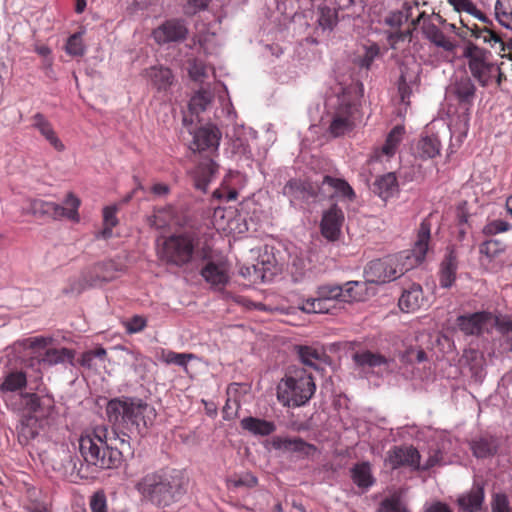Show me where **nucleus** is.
Wrapping results in <instances>:
<instances>
[{
    "label": "nucleus",
    "instance_id": "nucleus-17",
    "mask_svg": "<svg viewBox=\"0 0 512 512\" xmlns=\"http://www.w3.org/2000/svg\"><path fill=\"white\" fill-rule=\"evenodd\" d=\"M187 33L188 29L182 21L172 19L154 29L152 36L158 44H166L186 39Z\"/></svg>",
    "mask_w": 512,
    "mask_h": 512
},
{
    "label": "nucleus",
    "instance_id": "nucleus-49",
    "mask_svg": "<svg viewBox=\"0 0 512 512\" xmlns=\"http://www.w3.org/2000/svg\"><path fill=\"white\" fill-rule=\"evenodd\" d=\"M106 355L107 352L103 347H97L94 350H89L82 353L78 362L82 367L90 369L95 366L94 360L96 358L103 362L105 361Z\"/></svg>",
    "mask_w": 512,
    "mask_h": 512
},
{
    "label": "nucleus",
    "instance_id": "nucleus-36",
    "mask_svg": "<svg viewBox=\"0 0 512 512\" xmlns=\"http://www.w3.org/2000/svg\"><path fill=\"white\" fill-rule=\"evenodd\" d=\"M400 14L406 22L409 21L411 23L413 29H417L425 20L431 18L430 15H427L424 11H420L417 3H405Z\"/></svg>",
    "mask_w": 512,
    "mask_h": 512
},
{
    "label": "nucleus",
    "instance_id": "nucleus-31",
    "mask_svg": "<svg viewBox=\"0 0 512 512\" xmlns=\"http://www.w3.org/2000/svg\"><path fill=\"white\" fill-rule=\"evenodd\" d=\"M18 440L21 444H28L39 433L38 419L33 415L24 416L17 427Z\"/></svg>",
    "mask_w": 512,
    "mask_h": 512
},
{
    "label": "nucleus",
    "instance_id": "nucleus-43",
    "mask_svg": "<svg viewBox=\"0 0 512 512\" xmlns=\"http://www.w3.org/2000/svg\"><path fill=\"white\" fill-rule=\"evenodd\" d=\"M449 4L453 6L456 12H466L467 14L473 16L486 23L487 18L484 13H482L476 5L471 0H447Z\"/></svg>",
    "mask_w": 512,
    "mask_h": 512
},
{
    "label": "nucleus",
    "instance_id": "nucleus-39",
    "mask_svg": "<svg viewBox=\"0 0 512 512\" xmlns=\"http://www.w3.org/2000/svg\"><path fill=\"white\" fill-rule=\"evenodd\" d=\"M297 352L303 365L318 369V364L322 360L323 352L311 346H298Z\"/></svg>",
    "mask_w": 512,
    "mask_h": 512
},
{
    "label": "nucleus",
    "instance_id": "nucleus-40",
    "mask_svg": "<svg viewBox=\"0 0 512 512\" xmlns=\"http://www.w3.org/2000/svg\"><path fill=\"white\" fill-rule=\"evenodd\" d=\"M353 359L357 365L362 367L374 368L387 363L384 356L370 351L357 352L354 354Z\"/></svg>",
    "mask_w": 512,
    "mask_h": 512
},
{
    "label": "nucleus",
    "instance_id": "nucleus-58",
    "mask_svg": "<svg viewBox=\"0 0 512 512\" xmlns=\"http://www.w3.org/2000/svg\"><path fill=\"white\" fill-rule=\"evenodd\" d=\"M511 228L510 224L504 220H493L486 224L483 228V233L487 236L495 235L497 233L508 231Z\"/></svg>",
    "mask_w": 512,
    "mask_h": 512
},
{
    "label": "nucleus",
    "instance_id": "nucleus-16",
    "mask_svg": "<svg viewBox=\"0 0 512 512\" xmlns=\"http://www.w3.org/2000/svg\"><path fill=\"white\" fill-rule=\"evenodd\" d=\"M420 453L413 446H394L387 453L386 464L391 469L411 467L420 470Z\"/></svg>",
    "mask_w": 512,
    "mask_h": 512
},
{
    "label": "nucleus",
    "instance_id": "nucleus-11",
    "mask_svg": "<svg viewBox=\"0 0 512 512\" xmlns=\"http://www.w3.org/2000/svg\"><path fill=\"white\" fill-rule=\"evenodd\" d=\"M341 289L338 284H322L316 290V297L303 302L302 310L306 313H330L335 301H340Z\"/></svg>",
    "mask_w": 512,
    "mask_h": 512
},
{
    "label": "nucleus",
    "instance_id": "nucleus-3",
    "mask_svg": "<svg viewBox=\"0 0 512 512\" xmlns=\"http://www.w3.org/2000/svg\"><path fill=\"white\" fill-rule=\"evenodd\" d=\"M135 489L142 498L158 507H169L180 501L187 491V479L175 469H160L145 474Z\"/></svg>",
    "mask_w": 512,
    "mask_h": 512
},
{
    "label": "nucleus",
    "instance_id": "nucleus-15",
    "mask_svg": "<svg viewBox=\"0 0 512 512\" xmlns=\"http://www.w3.org/2000/svg\"><path fill=\"white\" fill-rule=\"evenodd\" d=\"M493 314L491 312H475L468 315H461L457 318V326L465 335H480L491 330L493 322Z\"/></svg>",
    "mask_w": 512,
    "mask_h": 512
},
{
    "label": "nucleus",
    "instance_id": "nucleus-64",
    "mask_svg": "<svg viewBox=\"0 0 512 512\" xmlns=\"http://www.w3.org/2000/svg\"><path fill=\"white\" fill-rule=\"evenodd\" d=\"M492 512H510L509 502L504 494H495L492 502Z\"/></svg>",
    "mask_w": 512,
    "mask_h": 512
},
{
    "label": "nucleus",
    "instance_id": "nucleus-51",
    "mask_svg": "<svg viewBox=\"0 0 512 512\" xmlns=\"http://www.w3.org/2000/svg\"><path fill=\"white\" fill-rule=\"evenodd\" d=\"M417 79H418V75L410 76L405 72L401 73V76L399 79V84H398V91H399L402 102L408 103L409 98L412 93L410 84L416 82Z\"/></svg>",
    "mask_w": 512,
    "mask_h": 512
},
{
    "label": "nucleus",
    "instance_id": "nucleus-63",
    "mask_svg": "<svg viewBox=\"0 0 512 512\" xmlns=\"http://www.w3.org/2000/svg\"><path fill=\"white\" fill-rule=\"evenodd\" d=\"M379 55V47L377 45H372L366 48L364 55L359 61L361 67L369 69L374 59Z\"/></svg>",
    "mask_w": 512,
    "mask_h": 512
},
{
    "label": "nucleus",
    "instance_id": "nucleus-62",
    "mask_svg": "<svg viewBox=\"0 0 512 512\" xmlns=\"http://www.w3.org/2000/svg\"><path fill=\"white\" fill-rule=\"evenodd\" d=\"M404 134L405 128L401 125H397L389 132L385 141L397 150L399 144L403 140Z\"/></svg>",
    "mask_w": 512,
    "mask_h": 512
},
{
    "label": "nucleus",
    "instance_id": "nucleus-41",
    "mask_svg": "<svg viewBox=\"0 0 512 512\" xmlns=\"http://www.w3.org/2000/svg\"><path fill=\"white\" fill-rule=\"evenodd\" d=\"M495 14L502 26L512 30V0H497Z\"/></svg>",
    "mask_w": 512,
    "mask_h": 512
},
{
    "label": "nucleus",
    "instance_id": "nucleus-26",
    "mask_svg": "<svg viewBox=\"0 0 512 512\" xmlns=\"http://www.w3.org/2000/svg\"><path fill=\"white\" fill-rule=\"evenodd\" d=\"M240 426L254 436H269L276 431V425L273 421L252 416L243 418L240 421Z\"/></svg>",
    "mask_w": 512,
    "mask_h": 512
},
{
    "label": "nucleus",
    "instance_id": "nucleus-21",
    "mask_svg": "<svg viewBox=\"0 0 512 512\" xmlns=\"http://www.w3.org/2000/svg\"><path fill=\"white\" fill-rule=\"evenodd\" d=\"M201 276L215 288H223L229 281L227 267L223 263L208 262L201 269Z\"/></svg>",
    "mask_w": 512,
    "mask_h": 512
},
{
    "label": "nucleus",
    "instance_id": "nucleus-55",
    "mask_svg": "<svg viewBox=\"0 0 512 512\" xmlns=\"http://www.w3.org/2000/svg\"><path fill=\"white\" fill-rule=\"evenodd\" d=\"M189 75L194 81H202L207 75L206 65L197 59L190 62Z\"/></svg>",
    "mask_w": 512,
    "mask_h": 512
},
{
    "label": "nucleus",
    "instance_id": "nucleus-20",
    "mask_svg": "<svg viewBox=\"0 0 512 512\" xmlns=\"http://www.w3.org/2000/svg\"><path fill=\"white\" fill-rule=\"evenodd\" d=\"M32 126L49 142V144L58 152L65 150V145L58 137L52 124L42 113H36L32 117Z\"/></svg>",
    "mask_w": 512,
    "mask_h": 512
},
{
    "label": "nucleus",
    "instance_id": "nucleus-38",
    "mask_svg": "<svg viewBox=\"0 0 512 512\" xmlns=\"http://www.w3.org/2000/svg\"><path fill=\"white\" fill-rule=\"evenodd\" d=\"M27 378L26 374L22 371L9 372L3 379L0 385V390L3 392H14L26 387Z\"/></svg>",
    "mask_w": 512,
    "mask_h": 512
},
{
    "label": "nucleus",
    "instance_id": "nucleus-37",
    "mask_svg": "<svg viewBox=\"0 0 512 512\" xmlns=\"http://www.w3.org/2000/svg\"><path fill=\"white\" fill-rule=\"evenodd\" d=\"M351 477L353 482L361 488H368L374 482L368 462L356 464L351 470Z\"/></svg>",
    "mask_w": 512,
    "mask_h": 512
},
{
    "label": "nucleus",
    "instance_id": "nucleus-47",
    "mask_svg": "<svg viewBox=\"0 0 512 512\" xmlns=\"http://www.w3.org/2000/svg\"><path fill=\"white\" fill-rule=\"evenodd\" d=\"M213 99L212 94L207 90L198 91L190 100L189 108L193 113L204 111Z\"/></svg>",
    "mask_w": 512,
    "mask_h": 512
},
{
    "label": "nucleus",
    "instance_id": "nucleus-52",
    "mask_svg": "<svg viewBox=\"0 0 512 512\" xmlns=\"http://www.w3.org/2000/svg\"><path fill=\"white\" fill-rule=\"evenodd\" d=\"M257 478L251 474L243 476H234L227 480V487L229 490H236L241 487L252 488L256 486Z\"/></svg>",
    "mask_w": 512,
    "mask_h": 512
},
{
    "label": "nucleus",
    "instance_id": "nucleus-61",
    "mask_svg": "<svg viewBox=\"0 0 512 512\" xmlns=\"http://www.w3.org/2000/svg\"><path fill=\"white\" fill-rule=\"evenodd\" d=\"M90 508L92 512H107L106 496L103 492H96L90 500Z\"/></svg>",
    "mask_w": 512,
    "mask_h": 512
},
{
    "label": "nucleus",
    "instance_id": "nucleus-44",
    "mask_svg": "<svg viewBox=\"0 0 512 512\" xmlns=\"http://www.w3.org/2000/svg\"><path fill=\"white\" fill-rule=\"evenodd\" d=\"M194 358L195 355L192 353H177L171 350H163L161 354V360L166 364H174L184 369L187 368L188 362Z\"/></svg>",
    "mask_w": 512,
    "mask_h": 512
},
{
    "label": "nucleus",
    "instance_id": "nucleus-45",
    "mask_svg": "<svg viewBox=\"0 0 512 512\" xmlns=\"http://www.w3.org/2000/svg\"><path fill=\"white\" fill-rule=\"evenodd\" d=\"M319 26L324 30H333L338 23V13L335 9L328 6H322L319 8L318 17Z\"/></svg>",
    "mask_w": 512,
    "mask_h": 512
},
{
    "label": "nucleus",
    "instance_id": "nucleus-2",
    "mask_svg": "<svg viewBox=\"0 0 512 512\" xmlns=\"http://www.w3.org/2000/svg\"><path fill=\"white\" fill-rule=\"evenodd\" d=\"M430 238V222L423 220L419 225L413 248L382 259L370 261L364 270L367 281L371 283L390 282L419 265L429 251Z\"/></svg>",
    "mask_w": 512,
    "mask_h": 512
},
{
    "label": "nucleus",
    "instance_id": "nucleus-7",
    "mask_svg": "<svg viewBox=\"0 0 512 512\" xmlns=\"http://www.w3.org/2000/svg\"><path fill=\"white\" fill-rule=\"evenodd\" d=\"M315 391L312 374L304 367L292 366L277 385V399L285 407H301L309 402Z\"/></svg>",
    "mask_w": 512,
    "mask_h": 512
},
{
    "label": "nucleus",
    "instance_id": "nucleus-8",
    "mask_svg": "<svg viewBox=\"0 0 512 512\" xmlns=\"http://www.w3.org/2000/svg\"><path fill=\"white\" fill-rule=\"evenodd\" d=\"M476 91L473 80L466 74L455 77L447 89L448 114L456 115L464 130L469 126Z\"/></svg>",
    "mask_w": 512,
    "mask_h": 512
},
{
    "label": "nucleus",
    "instance_id": "nucleus-29",
    "mask_svg": "<svg viewBox=\"0 0 512 512\" xmlns=\"http://www.w3.org/2000/svg\"><path fill=\"white\" fill-rule=\"evenodd\" d=\"M484 501V489L481 486H473L467 493L459 497L458 504L466 512H477Z\"/></svg>",
    "mask_w": 512,
    "mask_h": 512
},
{
    "label": "nucleus",
    "instance_id": "nucleus-19",
    "mask_svg": "<svg viewBox=\"0 0 512 512\" xmlns=\"http://www.w3.org/2000/svg\"><path fill=\"white\" fill-rule=\"evenodd\" d=\"M222 133L218 127L209 124L199 128L194 135V144L199 151L216 150Z\"/></svg>",
    "mask_w": 512,
    "mask_h": 512
},
{
    "label": "nucleus",
    "instance_id": "nucleus-25",
    "mask_svg": "<svg viewBox=\"0 0 512 512\" xmlns=\"http://www.w3.org/2000/svg\"><path fill=\"white\" fill-rule=\"evenodd\" d=\"M322 186L328 195L327 197L340 195L348 200H353L356 197L354 190L344 179L326 175L323 177Z\"/></svg>",
    "mask_w": 512,
    "mask_h": 512
},
{
    "label": "nucleus",
    "instance_id": "nucleus-5",
    "mask_svg": "<svg viewBox=\"0 0 512 512\" xmlns=\"http://www.w3.org/2000/svg\"><path fill=\"white\" fill-rule=\"evenodd\" d=\"M362 84L350 85L342 89L335 102L327 112L329 125L327 132L338 138L352 132L362 118L361 102Z\"/></svg>",
    "mask_w": 512,
    "mask_h": 512
},
{
    "label": "nucleus",
    "instance_id": "nucleus-23",
    "mask_svg": "<svg viewBox=\"0 0 512 512\" xmlns=\"http://www.w3.org/2000/svg\"><path fill=\"white\" fill-rule=\"evenodd\" d=\"M470 448L476 458L493 457L499 449V439L491 435H482L470 442Z\"/></svg>",
    "mask_w": 512,
    "mask_h": 512
},
{
    "label": "nucleus",
    "instance_id": "nucleus-18",
    "mask_svg": "<svg viewBox=\"0 0 512 512\" xmlns=\"http://www.w3.org/2000/svg\"><path fill=\"white\" fill-rule=\"evenodd\" d=\"M343 222V211L337 205H332L323 213L321 219L320 230L322 236L329 241L338 240Z\"/></svg>",
    "mask_w": 512,
    "mask_h": 512
},
{
    "label": "nucleus",
    "instance_id": "nucleus-13",
    "mask_svg": "<svg viewBox=\"0 0 512 512\" xmlns=\"http://www.w3.org/2000/svg\"><path fill=\"white\" fill-rule=\"evenodd\" d=\"M110 264L98 263L83 273L80 277L73 278L64 288L65 294H80L88 287L99 285L112 279V275L108 273L107 268Z\"/></svg>",
    "mask_w": 512,
    "mask_h": 512
},
{
    "label": "nucleus",
    "instance_id": "nucleus-32",
    "mask_svg": "<svg viewBox=\"0 0 512 512\" xmlns=\"http://www.w3.org/2000/svg\"><path fill=\"white\" fill-rule=\"evenodd\" d=\"M440 149L441 144L436 136H424L417 142L416 154L423 160L432 159L440 154Z\"/></svg>",
    "mask_w": 512,
    "mask_h": 512
},
{
    "label": "nucleus",
    "instance_id": "nucleus-4",
    "mask_svg": "<svg viewBox=\"0 0 512 512\" xmlns=\"http://www.w3.org/2000/svg\"><path fill=\"white\" fill-rule=\"evenodd\" d=\"M106 413L110 422L122 425L136 436H144L157 416L154 406L137 397L111 399Z\"/></svg>",
    "mask_w": 512,
    "mask_h": 512
},
{
    "label": "nucleus",
    "instance_id": "nucleus-6",
    "mask_svg": "<svg viewBox=\"0 0 512 512\" xmlns=\"http://www.w3.org/2000/svg\"><path fill=\"white\" fill-rule=\"evenodd\" d=\"M210 254V247L200 246L199 234L194 230H184L166 237L159 250L163 262L178 268L188 266L196 256L207 260Z\"/></svg>",
    "mask_w": 512,
    "mask_h": 512
},
{
    "label": "nucleus",
    "instance_id": "nucleus-28",
    "mask_svg": "<svg viewBox=\"0 0 512 512\" xmlns=\"http://www.w3.org/2000/svg\"><path fill=\"white\" fill-rule=\"evenodd\" d=\"M146 75L158 91H166L173 83V74L169 68L150 67L146 70Z\"/></svg>",
    "mask_w": 512,
    "mask_h": 512
},
{
    "label": "nucleus",
    "instance_id": "nucleus-48",
    "mask_svg": "<svg viewBox=\"0 0 512 512\" xmlns=\"http://www.w3.org/2000/svg\"><path fill=\"white\" fill-rule=\"evenodd\" d=\"M419 27H421V29L427 35V37L436 45L441 47L446 46L447 41L444 34L439 30V28L436 25L430 23V19L425 20Z\"/></svg>",
    "mask_w": 512,
    "mask_h": 512
},
{
    "label": "nucleus",
    "instance_id": "nucleus-1",
    "mask_svg": "<svg viewBox=\"0 0 512 512\" xmlns=\"http://www.w3.org/2000/svg\"><path fill=\"white\" fill-rule=\"evenodd\" d=\"M130 436H120L106 426H97L79 438V451L87 465L98 469L118 468L126 457L133 455Z\"/></svg>",
    "mask_w": 512,
    "mask_h": 512
},
{
    "label": "nucleus",
    "instance_id": "nucleus-14",
    "mask_svg": "<svg viewBox=\"0 0 512 512\" xmlns=\"http://www.w3.org/2000/svg\"><path fill=\"white\" fill-rule=\"evenodd\" d=\"M460 23L463 28H466L467 31L471 33V36H474L478 39H483L484 42L489 43L492 47L499 45L501 51H503V56L507 57L512 61V39H509L507 42H504L500 35L489 27H479L477 24H470L469 20L460 16Z\"/></svg>",
    "mask_w": 512,
    "mask_h": 512
},
{
    "label": "nucleus",
    "instance_id": "nucleus-46",
    "mask_svg": "<svg viewBox=\"0 0 512 512\" xmlns=\"http://www.w3.org/2000/svg\"><path fill=\"white\" fill-rule=\"evenodd\" d=\"M505 247L506 246L502 241L498 239H489L480 245L479 251L482 255L492 260L503 253L505 251Z\"/></svg>",
    "mask_w": 512,
    "mask_h": 512
},
{
    "label": "nucleus",
    "instance_id": "nucleus-27",
    "mask_svg": "<svg viewBox=\"0 0 512 512\" xmlns=\"http://www.w3.org/2000/svg\"><path fill=\"white\" fill-rule=\"evenodd\" d=\"M217 164L212 160L201 162L194 172L195 187L203 192L206 191L214 174L217 171Z\"/></svg>",
    "mask_w": 512,
    "mask_h": 512
},
{
    "label": "nucleus",
    "instance_id": "nucleus-56",
    "mask_svg": "<svg viewBox=\"0 0 512 512\" xmlns=\"http://www.w3.org/2000/svg\"><path fill=\"white\" fill-rule=\"evenodd\" d=\"M126 332L134 334L143 331L147 326V320L140 315H134L131 319L124 323Z\"/></svg>",
    "mask_w": 512,
    "mask_h": 512
},
{
    "label": "nucleus",
    "instance_id": "nucleus-34",
    "mask_svg": "<svg viewBox=\"0 0 512 512\" xmlns=\"http://www.w3.org/2000/svg\"><path fill=\"white\" fill-rule=\"evenodd\" d=\"M340 289V301L350 303L363 299L366 290V284L360 281H349L344 285H340Z\"/></svg>",
    "mask_w": 512,
    "mask_h": 512
},
{
    "label": "nucleus",
    "instance_id": "nucleus-42",
    "mask_svg": "<svg viewBox=\"0 0 512 512\" xmlns=\"http://www.w3.org/2000/svg\"><path fill=\"white\" fill-rule=\"evenodd\" d=\"M117 207L116 206H106L103 209V229L99 233V235L103 239H108L112 235L113 228L118 224L117 219Z\"/></svg>",
    "mask_w": 512,
    "mask_h": 512
},
{
    "label": "nucleus",
    "instance_id": "nucleus-57",
    "mask_svg": "<svg viewBox=\"0 0 512 512\" xmlns=\"http://www.w3.org/2000/svg\"><path fill=\"white\" fill-rule=\"evenodd\" d=\"M426 359V352L421 348L410 347L402 355V361L406 363H421Z\"/></svg>",
    "mask_w": 512,
    "mask_h": 512
},
{
    "label": "nucleus",
    "instance_id": "nucleus-33",
    "mask_svg": "<svg viewBox=\"0 0 512 512\" xmlns=\"http://www.w3.org/2000/svg\"><path fill=\"white\" fill-rule=\"evenodd\" d=\"M74 359V351L68 348H50L47 349L43 355L39 357V363L44 365H56L59 363L69 362L72 363Z\"/></svg>",
    "mask_w": 512,
    "mask_h": 512
},
{
    "label": "nucleus",
    "instance_id": "nucleus-22",
    "mask_svg": "<svg viewBox=\"0 0 512 512\" xmlns=\"http://www.w3.org/2000/svg\"><path fill=\"white\" fill-rule=\"evenodd\" d=\"M424 303V295L421 285L412 284L408 289H405L399 298V308L403 312H415Z\"/></svg>",
    "mask_w": 512,
    "mask_h": 512
},
{
    "label": "nucleus",
    "instance_id": "nucleus-54",
    "mask_svg": "<svg viewBox=\"0 0 512 512\" xmlns=\"http://www.w3.org/2000/svg\"><path fill=\"white\" fill-rule=\"evenodd\" d=\"M291 445V452L302 456H310L316 451V447L313 444L307 443L300 437L293 438Z\"/></svg>",
    "mask_w": 512,
    "mask_h": 512
},
{
    "label": "nucleus",
    "instance_id": "nucleus-9",
    "mask_svg": "<svg viewBox=\"0 0 512 512\" xmlns=\"http://www.w3.org/2000/svg\"><path fill=\"white\" fill-rule=\"evenodd\" d=\"M65 207L55 202L45 201L42 199H31L28 201L27 207L22 208L23 214H29L36 218H49L60 220L67 218L73 221H79L78 209L80 200L72 192H69L65 198Z\"/></svg>",
    "mask_w": 512,
    "mask_h": 512
},
{
    "label": "nucleus",
    "instance_id": "nucleus-53",
    "mask_svg": "<svg viewBox=\"0 0 512 512\" xmlns=\"http://www.w3.org/2000/svg\"><path fill=\"white\" fill-rule=\"evenodd\" d=\"M212 0H184L183 12L187 16H193L201 11H205Z\"/></svg>",
    "mask_w": 512,
    "mask_h": 512
},
{
    "label": "nucleus",
    "instance_id": "nucleus-30",
    "mask_svg": "<svg viewBox=\"0 0 512 512\" xmlns=\"http://www.w3.org/2000/svg\"><path fill=\"white\" fill-rule=\"evenodd\" d=\"M175 215V207L169 204L155 208L153 214L148 217L147 221L150 227L155 229H164L171 224Z\"/></svg>",
    "mask_w": 512,
    "mask_h": 512
},
{
    "label": "nucleus",
    "instance_id": "nucleus-59",
    "mask_svg": "<svg viewBox=\"0 0 512 512\" xmlns=\"http://www.w3.org/2000/svg\"><path fill=\"white\" fill-rule=\"evenodd\" d=\"M380 512H409L399 498H386L381 502Z\"/></svg>",
    "mask_w": 512,
    "mask_h": 512
},
{
    "label": "nucleus",
    "instance_id": "nucleus-12",
    "mask_svg": "<svg viewBox=\"0 0 512 512\" xmlns=\"http://www.w3.org/2000/svg\"><path fill=\"white\" fill-rule=\"evenodd\" d=\"M284 195L288 196L292 204L297 201H320L327 198L323 186L309 181L297 179L290 180L283 188Z\"/></svg>",
    "mask_w": 512,
    "mask_h": 512
},
{
    "label": "nucleus",
    "instance_id": "nucleus-50",
    "mask_svg": "<svg viewBox=\"0 0 512 512\" xmlns=\"http://www.w3.org/2000/svg\"><path fill=\"white\" fill-rule=\"evenodd\" d=\"M66 52L71 56H83L85 46L80 32L72 34L66 43Z\"/></svg>",
    "mask_w": 512,
    "mask_h": 512
},
{
    "label": "nucleus",
    "instance_id": "nucleus-10",
    "mask_svg": "<svg viewBox=\"0 0 512 512\" xmlns=\"http://www.w3.org/2000/svg\"><path fill=\"white\" fill-rule=\"evenodd\" d=\"M464 56L468 60V67L473 77L483 87L490 85L496 81L497 85H501L506 79L500 67L491 62L488 53L475 45L469 44L464 51Z\"/></svg>",
    "mask_w": 512,
    "mask_h": 512
},
{
    "label": "nucleus",
    "instance_id": "nucleus-24",
    "mask_svg": "<svg viewBox=\"0 0 512 512\" xmlns=\"http://www.w3.org/2000/svg\"><path fill=\"white\" fill-rule=\"evenodd\" d=\"M458 268L457 256L453 250L448 251L441 263L439 284L442 288H450L455 280Z\"/></svg>",
    "mask_w": 512,
    "mask_h": 512
},
{
    "label": "nucleus",
    "instance_id": "nucleus-60",
    "mask_svg": "<svg viewBox=\"0 0 512 512\" xmlns=\"http://www.w3.org/2000/svg\"><path fill=\"white\" fill-rule=\"evenodd\" d=\"M493 322L491 329L495 327L501 334L507 335L512 332V318L508 316H495L493 315Z\"/></svg>",
    "mask_w": 512,
    "mask_h": 512
},
{
    "label": "nucleus",
    "instance_id": "nucleus-35",
    "mask_svg": "<svg viewBox=\"0 0 512 512\" xmlns=\"http://www.w3.org/2000/svg\"><path fill=\"white\" fill-rule=\"evenodd\" d=\"M397 188V178L392 172L379 177L374 183V191L383 199L391 197Z\"/></svg>",
    "mask_w": 512,
    "mask_h": 512
}]
</instances>
